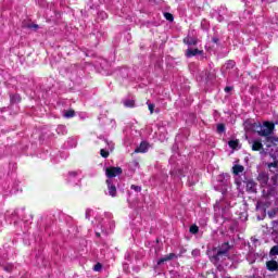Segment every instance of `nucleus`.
I'll list each match as a JSON object with an SVG mask.
<instances>
[{"label": "nucleus", "mask_w": 278, "mask_h": 278, "mask_svg": "<svg viewBox=\"0 0 278 278\" xmlns=\"http://www.w3.org/2000/svg\"><path fill=\"white\" fill-rule=\"evenodd\" d=\"M266 189L267 192L270 190L269 187H265V189H263V198L257 202L256 211L258 214H262L264 218V216H266V210H270L267 211L268 217L275 218L278 212V198H276L273 193L266 194Z\"/></svg>", "instance_id": "obj_1"}, {"label": "nucleus", "mask_w": 278, "mask_h": 278, "mask_svg": "<svg viewBox=\"0 0 278 278\" xmlns=\"http://www.w3.org/2000/svg\"><path fill=\"white\" fill-rule=\"evenodd\" d=\"M244 127L247 131L249 129H252V131H255L258 134V136H264L266 138V147H273V144H276L278 142L277 137H270V134H273V130L275 129V124L270 122H265L263 125L262 124H250L249 122L244 123Z\"/></svg>", "instance_id": "obj_2"}, {"label": "nucleus", "mask_w": 278, "mask_h": 278, "mask_svg": "<svg viewBox=\"0 0 278 278\" xmlns=\"http://www.w3.org/2000/svg\"><path fill=\"white\" fill-rule=\"evenodd\" d=\"M66 181L70 186H79V181H81L79 178V172H70L67 174Z\"/></svg>", "instance_id": "obj_3"}, {"label": "nucleus", "mask_w": 278, "mask_h": 278, "mask_svg": "<svg viewBox=\"0 0 278 278\" xmlns=\"http://www.w3.org/2000/svg\"><path fill=\"white\" fill-rule=\"evenodd\" d=\"M249 144H251L252 151H262L264 149V144H262V139H249L245 137Z\"/></svg>", "instance_id": "obj_4"}, {"label": "nucleus", "mask_w": 278, "mask_h": 278, "mask_svg": "<svg viewBox=\"0 0 278 278\" xmlns=\"http://www.w3.org/2000/svg\"><path fill=\"white\" fill-rule=\"evenodd\" d=\"M121 173H123L121 167H108L105 170L106 177H109V179H112V177H118Z\"/></svg>", "instance_id": "obj_5"}, {"label": "nucleus", "mask_w": 278, "mask_h": 278, "mask_svg": "<svg viewBox=\"0 0 278 278\" xmlns=\"http://www.w3.org/2000/svg\"><path fill=\"white\" fill-rule=\"evenodd\" d=\"M110 229L112 228H108V220H103L97 226L96 236H101V232H99L100 230H102V233H110Z\"/></svg>", "instance_id": "obj_6"}, {"label": "nucleus", "mask_w": 278, "mask_h": 278, "mask_svg": "<svg viewBox=\"0 0 278 278\" xmlns=\"http://www.w3.org/2000/svg\"><path fill=\"white\" fill-rule=\"evenodd\" d=\"M106 186H108L109 197H112L114 199V197H116V194H117V191H116V186H114V184H112V179L106 180Z\"/></svg>", "instance_id": "obj_7"}, {"label": "nucleus", "mask_w": 278, "mask_h": 278, "mask_svg": "<svg viewBox=\"0 0 278 278\" xmlns=\"http://www.w3.org/2000/svg\"><path fill=\"white\" fill-rule=\"evenodd\" d=\"M257 180L260 181L262 188H266L268 186V174L266 173H260Z\"/></svg>", "instance_id": "obj_8"}, {"label": "nucleus", "mask_w": 278, "mask_h": 278, "mask_svg": "<svg viewBox=\"0 0 278 278\" xmlns=\"http://www.w3.org/2000/svg\"><path fill=\"white\" fill-rule=\"evenodd\" d=\"M229 249H230L229 243L226 242V243L222 244V247L217 251V255H216L217 260H220V255H225V253H227L229 251Z\"/></svg>", "instance_id": "obj_9"}, {"label": "nucleus", "mask_w": 278, "mask_h": 278, "mask_svg": "<svg viewBox=\"0 0 278 278\" xmlns=\"http://www.w3.org/2000/svg\"><path fill=\"white\" fill-rule=\"evenodd\" d=\"M245 184V188L248 192H256L257 185L253 180H248Z\"/></svg>", "instance_id": "obj_10"}, {"label": "nucleus", "mask_w": 278, "mask_h": 278, "mask_svg": "<svg viewBox=\"0 0 278 278\" xmlns=\"http://www.w3.org/2000/svg\"><path fill=\"white\" fill-rule=\"evenodd\" d=\"M149 151V143L141 142L138 148H136L135 153H147Z\"/></svg>", "instance_id": "obj_11"}, {"label": "nucleus", "mask_w": 278, "mask_h": 278, "mask_svg": "<svg viewBox=\"0 0 278 278\" xmlns=\"http://www.w3.org/2000/svg\"><path fill=\"white\" fill-rule=\"evenodd\" d=\"M266 266H267L268 270H271V271L278 270V263H277V261H268Z\"/></svg>", "instance_id": "obj_12"}, {"label": "nucleus", "mask_w": 278, "mask_h": 278, "mask_svg": "<svg viewBox=\"0 0 278 278\" xmlns=\"http://www.w3.org/2000/svg\"><path fill=\"white\" fill-rule=\"evenodd\" d=\"M202 53V51L201 50H199V49H188L187 50V58H194V55H199V54H201Z\"/></svg>", "instance_id": "obj_13"}, {"label": "nucleus", "mask_w": 278, "mask_h": 278, "mask_svg": "<svg viewBox=\"0 0 278 278\" xmlns=\"http://www.w3.org/2000/svg\"><path fill=\"white\" fill-rule=\"evenodd\" d=\"M184 43L192 47L193 45H197V39L194 37H187L184 39Z\"/></svg>", "instance_id": "obj_14"}, {"label": "nucleus", "mask_w": 278, "mask_h": 278, "mask_svg": "<svg viewBox=\"0 0 278 278\" xmlns=\"http://www.w3.org/2000/svg\"><path fill=\"white\" fill-rule=\"evenodd\" d=\"M233 175H240V173H244V166L242 165H235L232 167Z\"/></svg>", "instance_id": "obj_15"}, {"label": "nucleus", "mask_w": 278, "mask_h": 278, "mask_svg": "<svg viewBox=\"0 0 278 278\" xmlns=\"http://www.w3.org/2000/svg\"><path fill=\"white\" fill-rule=\"evenodd\" d=\"M175 257V254H169L161 260L157 261V265L164 264V262H168V260H173Z\"/></svg>", "instance_id": "obj_16"}, {"label": "nucleus", "mask_w": 278, "mask_h": 278, "mask_svg": "<svg viewBox=\"0 0 278 278\" xmlns=\"http://www.w3.org/2000/svg\"><path fill=\"white\" fill-rule=\"evenodd\" d=\"M240 146V142L238 140H230L228 142V147H230V149H238V147Z\"/></svg>", "instance_id": "obj_17"}, {"label": "nucleus", "mask_w": 278, "mask_h": 278, "mask_svg": "<svg viewBox=\"0 0 278 278\" xmlns=\"http://www.w3.org/2000/svg\"><path fill=\"white\" fill-rule=\"evenodd\" d=\"M123 104L125 108H134L136 105V102L134 100H124Z\"/></svg>", "instance_id": "obj_18"}, {"label": "nucleus", "mask_w": 278, "mask_h": 278, "mask_svg": "<svg viewBox=\"0 0 278 278\" xmlns=\"http://www.w3.org/2000/svg\"><path fill=\"white\" fill-rule=\"evenodd\" d=\"M65 118H73L75 116V111L70 110L64 113Z\"/></svg>", "instance_id": "obj_19"}, {"label": "nucleus", "mask_w": 278, "mask_h": 278, "mask_svg": "<svg viewBox=\"0 0 278 278\" xmlns=\"http://www.w3.org/2000/svg\"><path fill=\"white\" fill-rule=\"evenodd\" d=\"M190 233H199V226L193 225L189 229Z\"/></svg>", "instance_id": "obj_20"}, {"label": "nucleus", "mask_w": 278, "mask_h": 278, "mask_svg": "<svg viewBox=\"0 0 278 278\" xmlns=\"http://www.w3.org/2000/svg\"><path fill=\"white\" fill-rule=\"evenodd\" d=\"M11 101H12V103H18L21 101V96L15 94V96L11 97Z\"/></svg>", "instance_id": "obj_21"}, {"label": "nucleus", "mask_w": 278, "mask_h": 278, "mask_svg": "<svg viewBox=\"0 0 278 278\" xmlns=\"http://www.w3.org/2000/svg\"><path fill=\"white\" fill-rule=\"evenodd\" d=\"M102 268H103V266L101 265V263H97V264L93 266V270H94L96 273H99Z\"/></svg>", "instance_id": "obj_22"}, {"label": "nucleus", "mask_w": 278, "mask_h": 278, "mask_svg": "<svg viewBox=\"0 0 278 278\" xmlns=\"http://www.w3.org/2000/svg\"><path fill=\"white\" fill-rule=\"evenodd\" d=\"M217 131H218V134H223L225 131V125L218 124L217 125Z\"/></svg>", "instance_id": "obj_23"}, {"label": "nucleus", "mask_w": 278, "mask_h": 278, "mask_svg": "<svg viewBox=\"0 0 278 278\" xmlns=\"http://www.w3.org/2000/svg\"><path fill=\"white\" fill-rule=\"evenodd\" d=\"M92 214H94V211H92V208L86 210V218H90V216H92Z\"/></svg>", "instance_id": "obj_24"}, {"label": "nucleus", "mask_w": 278, "mask_h": 278, "mask_svg": "<svg viewBox=\"0 0 278 278\" xmlns=\"http://www.w3.org/2000/svg\"><path fill=\"white\" fill-rule=\"evenodd\" d=\"M270 255H278V245H275L274 248H271Z\"/></svg>", "instance_id": "obj_25"}, {"label": "nucleus", "mask_w": 278, "mask_h": 278, "mask_svg": "<svg viewBox=\"0 0 278 278\" xmlns=\"http://www.w3.org/2000/svg\"><path fill=\"white\" fill-rule=\"evenodd\" d=\"M100 155H101L102 157H108V156L110 155V152H108L106 150L102 149V150L100 151Z\"/></svg>", "instance_id": "obj_26"}, {"label": "nucleus", "mask_w": 278, "mask_h": 278, "mask_svg": "<svg viewBox=\"0 0 278 278\" xmlns=\"http://www.w3.org/2000/svg\"><path fill=\"white\" fill-rule=\"evenodd\" d=\"M164 17L166 18V21H173V14L170 13H164Z\"/></svg>", "instance_id": "obj_27"}, {"label": "nucleus", "mask_w": 278, "mask_h": 278, "mask_svg": "<svg viewBox=\"0 0 278 278\" xmlns=\"http://www.w3.org/2000/svg\"><path fill=\"white\" fill-rule=\"evenodd\" d=\"M131 190H135V192H140V190H142V188H140V186L132 185Z\"/></svg>", "instance_id": "obj_28"}, {"label": "nucleus", "mask_w": 278, "mask_h": 278, "mask_svg": "<svg viewBox=\"0 0 278 278\" xmlns=\"http://www.w3.org/2000/svg\"><path fill=\"white\" fill-rule=\"evenodd\" d=\"M148 108H149V110H150V113L153 114V110H154L155 105H153V104H148Z\"/></svg>", "instance_id": "obj_29"}, {"label": "nucleus", "mask_w": 278, "mask_h": 278, "mask_svg": "<svg viewBox=\"0 0 278 278\" xmlns=\"http://www.w3.org/2000/svg\"><path fill=\"white\" fill-rule=\"evenodd\" d=\"M268 168H275V169H277V163H270V164H268Z\"/></svg>", "instance_id": "obj_30"}, {"label": "nucleus", "mask_w": 278, "mask_h": 278, "mask_svg": "<svg viewBox=\"0 0 278 278\" xmlns=\"http://www.w3.org/2000/svg\"><path fill=\"white\" fill-rule=\"evenodd\" d=\"M110 151H114V143L113 142H108Z\"/></svg>", "instance_id": "obj_31"}, {"label": "nucleus", "mask_w": 278, "mask_h": 278, "mask_svg": "<svg viewBox=\"0 0 278 278\" xmlns=\"http://www.w3.org/2000/svg\"><path fill=\"white\" fill-rule=\"evenodd\" d=\"M236 184H237L238 188H240V186H242V182L239 181L238 179H236Z\"/></svg>", "instance_id": "obj_32"}, {"label": "nucleus", "mask_w": 278, "mask_h": 278, "mask_svg": "<svg viewBox=\"0 0 278 278\" xmlns=\"http://www.w3.org/2000/svg\"><path fill=\"white\" fill-rule=\"evenodd\" d=\"M225 92H231V87H226Z\"/></svg>", "instance_id": "obj_33"}, {"label": "nucleus", "mask_w": 278, "mask_h": 278, "mask_svg": "<svg viewBox=\"0 0 278 278\" xmlns=\"http://www.w3.org/2000/svg\"><path fill=\"white\" fill-rule=\"evenodd\" d=\"M233 61H229L228 63H227V66H233Z\"/></svg>", "instance_id": "obj_34"}, {"label": "nucleus", "mask_w": 278, "mask_h": 278, "mask_svg": "<svg viewBox=\"0 0 278 278\" xmlns=\"http://www.w3.org/2000/svg\"><path fill=\"white\" fill-rule=\"evenodd\" d=\"M30 28L38 29V25H31Z\"/></svg>", "instance_id": "obj_35"}, {"label": "nucleus", "mask_w": 278, "mask_h": 278, "mask_svg": "<svg viewBox=\"0 0 278 278\" xmlns=\"http://www.w3.org/2000/svg\"><path fill=\"white\" fill-rule=\"evenodd\" d=\"M276 178H277V176L273 177L274 186L277 184V180H275Z\"/></svg>", "instance_id": "obj_36"}, {"label": "nucleus", "mask_w": 278, "mask_h": 278, "mask_svg": "<svg viewBox=\"0 0 278 278\" xmlns=\"http://www.w3.org/2000/svg\"><path fill=\"white\" fill-rule=\"evenodd\" d=\"M274 227H278V222H274Z\"/></svg>", "instance_id": "obj_37"}, {"label": "nucleus", "mask_w": 278, "mask_h": 278, "mask_svg": "<svg viewBox=\"0 0 278 278\" xmlns=\"http://www.w3.org/2000/svg\"><path fill=\"white\" fill-rule=\"evenodd\" d=\"M199 252L195 250L192 252L193 255H197Z\"/></svg>", "instance_id": "obj_38"}, {"label": "nucleus", "mask_w": 278, "mask_h": 278, "mask_svg": "<svg viewBox=\"0 0 278 278\" xmlns=\"http://www.w3.org/2000/svg\"><path fill=\"white\" fill-rule=\"evenodd\" d=\"M257 219H258V220H262V219H264V217H260V216H257Z\"/></svg>", "instance_id": "obj_39"}]
</instances>
